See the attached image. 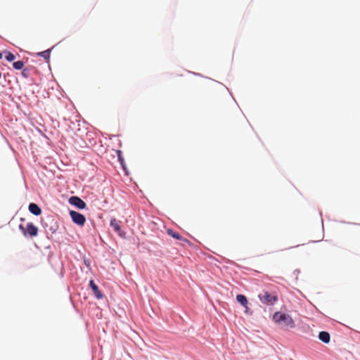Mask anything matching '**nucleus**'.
I'll use <instances>...</instances> for the list:
<instances>
[{
    "label": "nucleus",
    "mask_w": 360,
    "mask_h": 360,
    "mask_svg": "<svg viewBox=\"0 0 360 360\" xmlns=\"http://www.w3.org/2000/svg\"><path fill=\"white\" fill-rule=\"evenodd\" d=\"M118 159H119V161L120 162V164L122 166V168L125 170L126 168H125V166H124V159H123V158L120 155V151H118Z\"/></svg>",
    "instance_id": "15"
},
{
    "label": "nucleus",
    "mask_w": 360,
    "mask_h": 360,
    "mask_svg": "<svg viewBox=\"0 0 360 360\" xmlns=\"http://www.w3.org/2000/svg\"><path fill=\"white\" fill-rule=\"evenodd\" d=\"M23 66H24V63L21 60H18V61L14 62L13 63V67L15 70H21V69H22Z\"/></svg>",
    "instance_id": "13"
},
{
    "label": "nucleus",
    "mask_w": 360,
    "mask_h": 360,
    "mask_svg": "<svg viewBox=\"0 0 360 360\" xmlns=\"http://www.w3.org/2000/svg\"><path fill=\"white\" fill-rule=\"evenodd\" d=\"M70 216L75 224L81 226L84 225L86 222V218L83 214L76 211L71 210L70 211Z\"/></svg>",
    "instance_id": "4"
},
{
    "label": "nucleus",
    "mask_w": 360,
    "mask_h": 360,
    "mask_svg": "<svg viewBox=\"0 0 360 360\" xmlns=\"http://www.w3.org/2000/svg\"><path fill=\"white\" fill-rule=\"evenodd\" d=\"M27 72V70H25H25H23V71H22V75H23L24 76H25V77L27 76V75H27V72Z\"/></svg>",
    "instance_id": "16"
},
{
    "label": "nucleus",
    "mask_w": 360,
    "mask_h": 360,
    "mask_svg": "<svg viewBox=\"0 0 360 360\" xmlns=\"http://www.w3.org/2000/svg\"><path fill=\"white\" fill-rule=\"evenodd\" d=\"M50 53L51 49H47L46 51L37 53V55L43 57L46 62H49L50 59Z\"/></svg>",
    "instance_id": "12"
},
{
    "label": "nucleus",
    "mask_w": 360,
    "mask_h": 360,
    "mask_svg": "<svg viewBox=\"0 0 360 360\" xmlns=\"http://www.w3.org/2000/svg\"><path fill=\"white\" fill-rule=\"evenodd\" d=\"M28 209H29V211L32 214H34L36 216H39L41 213V208L37 204H35V203H30L29 205Z\"/></svg>",
    "instance_id": "9"
},
{
    "label": "nucleus",
    "mask_w": 360,
    "mask_h": 360,
    "mask_svg": "<svg viewBox=\"0 0 360 360\" xmlns=\"http://www.w3.org/2000/svg\"><path fill=\"white\" fill-rule=\"evenodd\" d=\"M5 58L6 60L11 62L15 59V56L11 52H6Z\"/></svg>",
    "instance_id": "14"
},
{
    "label": "nucleus",
    "mask_w": 360,
    "mask_h": 360,
    "mask_svg": "<svg viewBox=\"0 0 360 360\" xmlns=\"http://www.w3.org/2000/svg\"><path fill=\"white\" fill-rule=\"evenodd\" d=\"M273 321L286 330L292 329L295 327V321L291 316L281 311H276L274 313L273 316Z\"/></svg>",
    "instance_id": "1"
},
{
    "label": "nucleus",
    "mask_w": 360,
    "mask_h": 360,
    "mask_svg": "<svg viewBox=\"0 0 360 360\" xmlns=\"http://www.w3.org/2000/svg\"><path fill=\"white\" fill-rule=\"evenodd\" d=\"M258 297L262 303L266 305H274L276 302H278V298L276 294L270 293L268 291L264 290L261 292Z\"/></svg>",
    "instance_id": "2"
},
{
    "label": "nucleus",
    "mask_w": 360,
    "mask_h": 360,
    "mask_svg": "<svg viewBox=\"0 0 360 360\" xmlns=\"http://www.w3.org/2000/svg\"><path fill=\"white\" fill-rule=\"evenodd\" d=\"M69 202L75 206L76 207L83 210L86 207V205L84 200L77 196H72L69 198Z\"/></svg>",
    "instance_id": "5"
},
{
    "label": "nucleus",
    "mask_w": 360,
    "mask_h": 360,
    "mask_svg": "<svg viewBox=\"0 0 360 360\" xmlns=\"http://www.w3.org/2000/svg\"><path fill=\"white\" fill-rule=\"evenodd\" d=\"M20 230L24 236L29 235L31 237L37 236L38 234V229L32 222L27 223V227L25 228L22 224L19 225Z\"/></svg>",
    "instance_id": "3"
},
{
    "label": "nucleus",
    "mask_w": 360,
    "mask_h": 360,
    "mask_svg": "<svg viewBox=\"0 0 360 360\" xmlns=\"http://www.w3.org/2000/svg\"><path fill=\"white\" fill-rule=\"evenodd\" d=\"M1 58V54H0V58Z\"/></svg>",
    "instance_id": "17"
},
{
    "label": "nucleus",
    "mask_w": 360,
    "mask_h": 360,
    "mask_svg": "<svg viewBox=\"0 0 360 360\" xmlns=\"http://www.w3.org/2000/svg\"><path fill=\"white\" fill-rule=\"evenodd\" d=\"M89 286L91 288L94 295L97 299L101 300L103 297V295L102 294L98 287L96 285V284L94 283L93 280L90 281Z\"/></svg>",
    "instance_id": "6"
},
{
    "label": "nucleus",
    "mask_w": 360,
    "mask_h": 360,
    "mask_svg": "<svg viewBox=\"0 0 360 360\" xmlns=\"http://www.w3.org/2000/svg\"><path fill=\"white\" fill-rule=\"evenodd\" d=\"M167 233L175 239L183 240L186 243H188V240L187 239L184 238L179 233L175 232L171 229H167Z\"/></svg>",
    "instance_id": "8"
},
{
    "label": "nucleus",
    "mask_w": 360,
    "mask_h": 360,
    "mask_svg": "<svg viewBox=\"0 0 360 360\" xmlns=\"http://www.w3.org/2000/svg\"><path fill=\"white\" fill-rule=\"evenodd\" d=\"M110 226L113 228V229L120 236H124V232L121 230V227L120 225V221L116 219L113 218L110 220Z\"/></svg>",
    "instance_id": "7"
},
{
    "label": "nucleus",
    "mask_w": 360,
    "mask_h": 360,
    "mask_svg": "<svg viewBox=\"0 0 360 360\" xmlns=\"http://www.w3.org/2000/svg\"><path fill=\"white\" fill-rule=\"evenodd\" d=\"M319 338L324 343H328L330 342V336L328 332L321 331L319 334Z\"/></svg>",
    "instance_id": "11"
},
{
    "label": "nucleus",
    "mask_w": 360,
    "mask_h": 360,
    "mask_svg": "<svg viewBox=\"0 0 360 360\" xmlns=\"http://www.w3.org/2000/svg\"><path fill=\"white\" fill-rule=\"evenodd\" d=\"M236 300L243 306L244 307L245 309H246V311L248 310V300L246 298V297L243 295H238L236 296Z\"/></svg>",
    "instance_id": "10"
}]
</instances>
